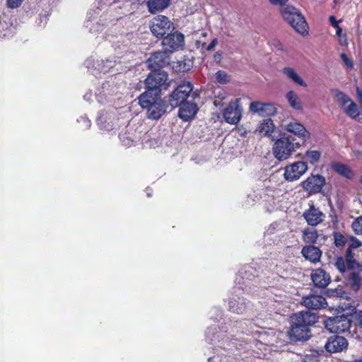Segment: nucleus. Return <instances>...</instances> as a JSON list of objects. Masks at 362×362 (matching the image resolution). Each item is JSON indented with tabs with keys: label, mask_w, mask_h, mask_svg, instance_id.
Returning <instances> with one entry per match:
<instances>
[{
	"label": "nucleus",
	"mask_w": 362,
	"mask_h": 362,
	"mask_svg": "<svg viewBox=\"0 0 362 362\" xmlns=\"http://www.w3.org/2000/svg\"><path fill=\"white\" fill-rule=\"evenodd\" d=\"M286 99L288 101L289 105L293 109L300 110L302 109V103L298 97L294 94L293 92H288L286 94Z\"/></svg>",
	"instance_id": "nucleus-34"
},
{
	"label": "nucleus",
	"mask_w": 362,
	"mask_h": 362,
	"mask_svg": "<svg viewBox=\"0 0 362 362\" xmlns=\"http://www.w3.org/2000/svg\"><path fill=\"white\" fill-rule=\"evenodd\" d=\"M360 181H361V183L362 184V176L361 177V180Z\"/></svg>",
	"instance_id": "nucleus-63"
},
{
	"label": "nucleus",
	"mask_w": 362,
	"mask_h": 362,
	"mask_svg": "<svg viewBox=\"0 0 362 362\" xmlns=\"http://www.w3.org/2000/svg\"><path fill=\"white\" fill-rule=\"evenodd\" d=\"M356 320L358 324L362 326V310H360L356 313Z\"/></svg>",
	"instance_id": "nucleus-53"
},
{
	"label": "nucleus",
	"mask_w": 362,
	"mask_h": 362,
	"mask_svg": "<svg viewBox=\"0 0 362 362\" xmlns=\"http://www.w3.org/2000/svg\"><path fill=\"white\" fill-rule=\"evenodd\" d=\"M351 228L357 235H362V216L356 218L351 224Z\"/></svg>",
	"instance_id": "nucleus-37"
},
{
	"label": "nucleus",
	"mask_w": 362,
	"mask_h": 362,
	"mask_svg": "<svg viewBox=\"0 0 362 362\" xmlns=\"http://www.w3.org/2000/svg\"><path fill=\"white\" fill-rule=\"evenodd\" d=\"M168 74L164 71H153L144 81L146 90H167L171 84Z\"/></svg>",
	"instance_id": "nucleus-4"
},
{
	"label": "nucleus",
	"mask_w": 362,
	"mask_h": 362,
	"mask_svg": "<svg viewBox=\"0 0 362 362\" xmlns=\"http://www.w3.org/2000/svg\"><path fill=\"white\" fill-rule=\"evenodd\" d=\"M339 43L341 45H347V40L346 35H341V37H339Z\"/></svg>",
	"instance_id": "nucleus-51"
},
{
	"label": "nucleus",
	"mask_w": 362,
	"mask_h": 362,
	"mask_svg": "<svg viewBox=\"0 0 362 362\" xmlns=\"http://www.w3.org/2000/svg\"><path fill=\"white\" fill-rule=\"evenodd\" d=\"M274 129L273 121L270 118H267L259 123L255 132L260 136H270Z\"/></svg>",
	"instance_id": "nucleus-29"
},
{
	"label": "nucleus",
	"mask_w": 362,
	"mask_h": 362,
	"mask_svg": "<svg viewBox=\"0 0 362 362\" xmlns=\"http://www.w3.org/2000/svg\"><path fill=\"white\" fill-rule=\"evenodd\" d=\"M271 47L277 51H285L284 45L278 39H273L270 41Z\"/></svg>",
	"instance_id": "nucleus-41"
},
{
	"label": "nucleus",
	"mask_w": 362,
	"mask_h": 362,
	"mask_svg": "<svg viewBox=\"0 0 362 362\" xmlns=\"http://www.w3.org/2000/svg\"><path fill=\"white\" fill-rule=\"evenodd\" d=\"M184 35L182 33L175 32L169 34L168 33L167 36L164 37L162 45L164 49L171 54L184 46Z\"/></svg>",
	"instance_id": "nucleus-10"
},
{
	"label": "nucleus",
	"mask_w": 362,
	"mask_h": 362,
	"mask_svg": "<svg viewBox=\"0 0 362 362\" xmlns=\"http://www.w3.org/2000/svg\"><path fill=\"white\" fill-rule=\"evenodd\" d=\"M120 139L124 143V145L128 146L130 145L132 142V141L128 140L127 142L124 141V139L122 138V136L120 137Z\"/></svg>",
	"instance_id": "nucleus-57"
},
{
	"label": "nucleus",
	"mask_w": 362,
	"mask_h": 362,
	"mask_svg": "<svg viewBox=\"0 0 362 362\" xmlns=\"http://www.w3.org/2000/svg\"><path fill=\"white\" fill-rule=\"evenodd\" d=\"M217 43H218V40L216 38H215L208 45H206V43H203L202 44V47L205 48L208 51H211V50H213L214 49V47H216Z\"/></svg>",
	"instance_id": "nucleus-44"
},
{
	"label": "nucleus",
	"mask_w": 362,
	"mask_h": 362,
	"mask_svg": "<svg viewBox=\"0 0 362 362\" xmlns=\"http://www.w3.org/2000/svg\"><path fill=\"white\" fill-rule=\"evenodd\" d=\"M189 97L193 100L198 97L197 92H172L169 98L166 100L168 102V106L170 105L175 108L180 107Z\"/></svg>",
	"instance_id": "nucleus-21"
},
{
	"label": "nucleus",
	"mask_w": 362,
	"mask_h": 362,
	"mask_svg": "<svg viewBox=\"0 0 362 362\" xmlns=\"http://www.w3.org/2000/svg\"><path fill=\"white\" fill-rule=\"evenodd\" d=\"M284 76L293 83L298 85L303 88H307V83L300 76L297 71L291 66H286L282 69Z\"/></svg>",
	"instance_id": "nucleus-26"
},
{
	"label": "nucleus",
	"mask_w": 362,
	"mask_h": 362,
	"mask_svg": "<svg viewBox=\"0 0 362 362\" xmlns=\"http://www.w3.org/2000/svg\"><path fill=\"white\" fill-rule=\"evenodd\" d=\"M22 2V0H7V4L10 8H17Z\"/></svg>",
	"instance_id": "nucleus-45"
},
{
	"label": "nucleus",
	"mask_w": 362,
	"mask_h": 362,
	"mask_svg": "<svg viewBox=\"0 0 362 362\" xmlns=\"http://www.w3.org/2000/svg\"><path fill=\"white\" fill-rule=\"evenodd\" d=\"M354 362H362V359H360V360H356V361H354Z\"/></svg>",
	"instance_id": "nucleus-61"
},
{
	"label": "nucleus",
	"mask_w": 362,
	"mask_h": 362,
	"mask_svg": "<svg viewBox=\"0 0 362 362\" xmlns=\"http://www.w3.org/2000/svg\"><path fill=\"white\" fill-rule=\"evenodd\" d=\"M218 359V357L217 356H214V357H210L208 361L209 362H216L217 360Z\"/></svg>",
	"instance_id": "nucleus-58"
},
{
	"label": "nucleus",
	"mask_w": 362,
	"mask_h": 362,
	"mask_svg": "<svg viewBox=\"0 0 362 362\" xmlns=\"http://www.w3.org/2000/svg\"><path fill=\"white\" fill-rule=\"evenodd\" d=\"M301 304L308 309L320 310L326 308L327 300L322 295L310 293L301 299Z\"/></svg>",
	"instance_id": "nucleus-14"
},
{
	"label": "nucleus",
	"mask_w": 362,
	"mask_h": 362,
	"mask_svg": "<svg viewBox=\"0 0 362 362\" xmlns=\"http://www.w3.org/2000/svg\"><path fill=\"white\" fill-rule=\"evenodd\" d=\"M174 90H193V85L189 81H182L177 84Z\"/></svg>",
	"instance_id": "nucleus-39"
},
{
	"label": "nucleus",
	"mask_w": 362,
	"mask_h": 362,
	"mask_svg": "<svg viewBox=\"0 0 362 362\" xmlns=\"http://www.w3.org/2000/svg\"><path fill=\"white\" fill-rule=\"evenodd\" d=\"M301 253L306 259L314 263L319 262L322 255L321 250L314 245L303 247Z\"/></svg>",
	"instance_id": "nucleus-27"
},
{
	"label": "nucleus",
	"mask_w": 362,
	"mask_h": 362,
	"mask_svg": "<svg viewBox=\"0 0 362 362\" xmlns=\"http://www.w3.org/2000/svg\"><path fill=\"white\" fill-rule=\"evenodd\" d=\"M210 329H209L207 331H206V337L210 339L211 341H215L216 337V334L214 333L212 334V336H211V334H210ZM219 336L218 335L217 336V338H218Z\"/></svg>",
	"instance_id": "nucleus-50"
},
{
	"label": "nucleus",
	"mask_w": 362,
	"mask_h": 362,
	"mask_svg": "<svg viewBox=\"0 0 362 362\" xmlns=\"http://www.w3.org/2000/svg\"><path fill=\"white\" fill-rule=\"evenodd\" d=\"M243 108L240 99H235L230 102L223 112L225 121L230 124H237L242 118Z\"/></svg>",
	"instance_id": "nucleus-7"
},
{
	"label": "nucleus",
	"mask_w": 362,
	"mask_h": 362,
	"mask_svg": "<svg viewBox=\"0 0 362 362\" xmlns=\"http://www.w3.org/2000/svg\"><path fill=\"white\" fill-rule=\"evenodd\" d=\"M247 303L242 297H233L228 301V309L233 313L243 314L247 308Z\"/></svg>",
	"instance_id": "nucleus-25"
},
{
	"label": "nucleus",
	"mask_w": 362,
	"mask_h": 362,
	"mask_svg": "<svg viewBox=\"0 0 362 362\" xmlns=\"http://www.w3.org/2000/svg\"><path fill=\"white\" fill-rule=\"evenodd\" d=\"M193 66V62L189 58H184L181 60H177L172 64L173 69L175 72H186L190 70Z\"/></svg>",
	"instance_id": "nucleus-30"
},
{
	"label": "nucleus",
	"mask_w": 362,
	"mask_h": 362,
	"mask_svg": "<svg viewBox=\"0 0 362 362\" xmlns=\"http://www.w3.org/2000/svg\"><path fill=\"white\" fill-rule=\"evenodd\" d=\"M138 1H141V2H145L146 0H137Z\"/></svg>",
	"instance_id": "nucleus-62"
},
{
	"label": "nucleus",
	"mask_w": 362,
	"mask_h": 362,
	"mask_svg": "<svg viewBox=\"0 0 362 362\" xmlns=\"http://www.w3.org/2000/svg\"><path fill=\"white\" fill-rule=\"evenodd\" d=\"M334 266L341 273H348V281L353 291H357L362 286V266L355 259L351 246L346 250L345 259L341 257L336 258Z\"/></svg>",
	"instance_id": "nucleus-1"
},
{
	"label": "nucleus",
	"mask_w": 362,
	"mask_h": 362,
	"mask_svg": "<svg viewBox=\"0 0 362 362\" xmlns=\"http://www.w3.org/2000/svg\"><path fill=\"white\" fill-rule=\"evenodd\" d=\"M216 98H217V99H216L214 101V105L216 106V107L222 105V104L221 103V100L225 98V96L223 95V93H219L218 95L216 96Z\"/></svg>",
	"instance_id": "nucleus-47"
},
{
	"label": "nucleus",
	"mask_w": 362,
	"mask_h": 362,
	"mask_svg": "<svg viewBox=\"0 0 362 362\" xmlns=\"http://www.w3.org/2000/svg\"><path fill=\"white\" fill-rule=\"evenodd\" d=\"M331 166L337 173L346 178L351 179L353 176V173L351 169L344 164L334 162L331 164Z\"/></svg>",
	"instance_id": "nucleus-32"
},
{
	"label": "nucleus",
	"mask_w": 362,
	"mask_h": 362,
	"mask_svg": "<svg viewBox=\"0 0 362 362\" xmlns=\"http://www.w3.org/2000/svg\"><path fill=\"white\" fill-rule=\"evenodd\" d=\"M93 96V92H88L86 95H84L83 98L86 100H90Z\"/></svg>",
	"instance_id": "nucleus-54"
},
{
	"label": "nucleus",
	"mask_w": 362,
	"mask_h": 362,
	"mask_svg": "<svg viewBox=\"0 0 362 362\" xmlns=\"http://www.w3.org/2000/svg\"><path fill=\"white\" fill-rule=\"evenodd\" d=\"M318 239V234L315 229H305L303 232V240L307 243H315Z\"/></svg>",
	"instance_id": "nucleus-33"
},
{
	"label": "nucleus",
	"mask_w": 362,
	"mask_h": 362,
	"mask_svg": "<svg viewBox=\"0 0 362 362\" xmlns=\"http://www.w3.org/2000/svg\"><path fill=\"white\" fill-rule=\"evenodd\" d=\"M288 0H269V2L274 5H283Z\"/></svg>",
	"instance_id": "nucleus-49"
},
{
	"label": "nucleus",
	"mask_w": 362,
	"mask_h": 362,
	"mask_svg": "<svg viewBox=\"0 0 362 362\" xmlns=\"http://www.w3.org/2000/svg\"><path fill=\"white\" fill-rule=\"evenodd\" d=\"M216 81L221 84H226L230 81V76L223 71H218L216 74Z\"/></svg>",
	"instance_id": "nucleus-38"
},
{
	"label": "nucleus",
	"mask_w": 362,
	"mask_h": 362,
	"mask_svg": "<svg viewBox=\"0 0 362 362\" xmlns=\"http://www.w3.org/2000/svg\"><path fill=\"white\" fill-rule=\"evenodd\" d=\"M341 59L345 63V64L349 67L353 66L352 61L347 57L346 54H341Z\"/></svg>",
	"instance_id": "nucleus-46"
},
{
	"label": "nucleus",
	"mask_w": 362,
	"mask_h": 362,
	"mask_svg": "<svg viewBox=\"0 0 362 362\" xmlns=\"http://www.w3.org/2000/svg\"><path fill=\"white\" fill-rule=\"evenodd\" d=\"M13 28L8 16H0V38L9 37L13 35Z\"/></svg>",
	"instance_id": "nucleus-28"
},
{
	"label": "nucleus",
	"mask_w": 362,
	"mask_h": 362,
	"mask_svg": "<svg viewBox=\"0 0 362 362\" xmlns=\"http://www.w3.org/2000/svg\"><path fill=\"white\" fill-rule=\"evenodd\" d=\"M335 99L342 111L350 118L361 122L360 110L356 103H354L344 92H337Z\"/></svg>",
	"instance_id": "nucleus-5"
},
{
	"label": "nucleus",
	"mask_w": 362,
	"mask_h": 362,
	"mask_svg": "<svg viewBox=\"0 0 362 362\" xmlns=\"http://www.w3.org/2000/svg\"><path fill=\"white\" fill-rule=\"evenodd\" d=\"M325 182V180L322 176L312 175L302 182V187L310 194H313L320 192Z\"/></svg>",
	"instance_id": "nucleus-16"
},
{
	"label": "nucleus",
	"mask_w": 362,
	"mask_h": 362,
	"mask_svg": "<svg viewBox=\"0 0 362 362\" xmlns=\"http://www.w3.org/2000/svg\"><path fill=\"white\" fill-rule=\"evenodd\" d=\"M262 109L258 114L262 117H269L272 116L276 113L275 107L271 103H263Z\"/></svg>",
	"instance_id": "nucleus-35"
},
{
	"label": "nucleus",
	"mask_w": 362,
	"mask_h": 362,
	"mask_svg": "<svg viewBox=\"0 0 362 362\" xmlns=\"http://www.w3.org/2000/svg\"><path fill=\"white\" fill-rule=\"evenodd\" d=\"M321 156V153L317 150L308 151L305 154V158L309 163L313 164L317 162Z\"/></svg>",
	"instance_id": "nucleus-36"
},
{
	"label": "nucleus",
	"mask_w": 362,
	"mask_h": 362,
	"mask_svg": "<svg viewBox=\"0 0 362 362\" xmlns=\"http://www.w3.org/2000/svg\"><path fill=\"white\" fill-rule=\"evenodd\" d=\"M276 226H277V224L276 223H272L271 224L268 228L266 230V233L267 234H272L275 232L276 230Z\"/></svg>",
	"instance_id": "nucleus-48"
},
{
	"label": "nucleus",
	"mask_w": 362,
	"mask_h": 362,
	"mask_svg": "<svg viewBox=\"0 0 362 362\" xmlns=\"http://www.w3.org/2000/svg\"><path fill=\"white\" fill-rule=\"evenodd\" d=\"M295 150V144L291 137H282L278 139L273 147V153L279 160L288 159Z\"/></svg>",
	"instance_id": "nucleus-6"
},
{
	"label": "nucleus",
	"mask_w": 362,
	"mask_h": 362,
	"mask_svg": "<svg viewBox=\"0 0 362 362\" xmlns=\"http://www.w3.org/2000/svg\"><path fill=\"white\" fill-rule=\"evenodd\" d=\"M162 92H143L139 97V103L146 110L147 117L151 119H160L167 111L168 102L163 98Z\"/></svg>",
	"instance_id": "nucleus-2"
},
{
	"label": "nucleus",
	"mask_w": 362,
	"mask_h": 362,
	"mask_svg": "<svg viewBox=\"0 0 362 362\" xmlns=\"http://www.w3.org/2000/svg\"><path fill=\"white\" fill-rule=\"evenodd\" d=\"M169 62L170 53L164 50V52H154L147 60V64L149 69L156 71L169 64Z\"/></svg>",
	"instance_id": "nucleus-12"
},
{
	"label": "nucleus",
	"mask_w": 362,
	"mask_h": 362,
	"mask_svg": "<svg viewBox=\"0 0 362 362\" xmlns=\"http://www.w3.org/2000/svg\"><path fill=\"white\" fill-rule=\"evenodd\" d=\"M115 64L116 62L115 60L107 59L105 61H97L93 64L94 69L92 71V74L95 75V77H100V74H106L110 71L113 73L112 69L115 67Z\"/></svg>",
	"instance_id": "nucleus-22"
},
{
	"label": "nucleus",
	"mask_w": 362,
	"mask_h": 362,
	"mask_svg": "<svg viewBox=\"0 0 362 362\" xmlns=\"http://www.w3.org/2000/svg\"><path fill=\"white\" fill-rule=\"evenodd\" d=\"M311 279L314 284L320 288L326 287L330 281L329 275L322 269H317L313 271Z\"/></svg>",
	"instance_id": "nucleus-24"
},
{
	"label": "nucleus",
	"mask_w": 362,
	"mask_h": 362,
	"mask_svg": "<svg viewBox=\"0 0 362 362\" xmlns=\"http://www.w3.org/2000/svg\"><path fill=\"white\" fill-rule=\"evenodd\" d=\"M78 122L81 123V129H86L89 128L91 125L90 120H89L86 117L81 116L79 119H78Z\"/></svg>",
	"instance_id": "nucleus-43"
},
{
	"label": "nucleus",
	"mask_w": 362,
	"mask_h": 362,
	"mask_svg": "<svg viewBox=\"0 0 362 362\" xmlns=\"http://www.w3.org/2000/svg\"><path fill=\"white\" fill-rule=\"evenodd\" d=\"M348 346V341L344 337L334 335L328 338L325 347L330 353L342 351Z\"/></svg>",
	"instance_id": "nucleus-18"
},
{
	"label": "nucleus",
	"mask_w": 362,
	"mask_h": 362,
	"mask_svg": "<svg viewBox=\"0 0 362 362\" xmlns=\"http://www.w3.org/2000/svg\"><path fill=\"white\" fill-rule=\"evenodd\" d=\"M293 323L301 324L308 328L313 325L317 321V316L315 313L310 311H301L292 315Z\"/></svg>",
	"instance_id": "nucleus-20"
},
{
	"label": "nucleus",
	"mask_w": 362,
	"mask_h": 362,
	"mask_svg": "<svg viewBox=\"0 0 362 362\" xmlns=\"http://www.w3.org/2000/svg\"><path fill=\"white\" fill-rule=\"evenodd\" d=\"M303 362H320L316 358H306Z\"/></svg>",
	"instance_id": "nucleus-56"
},
{
	"label": "nucleus",
	"mask_w": 362,
	"mask_h": 362,
	"mask_svg": "<svg viewBox=\"0 0 362 362\" xmlns=\"http://www.w3.org/2000/svg\"><path fill=\"white\" fill-rule=\"evenodd\" d=\"M334 243L337 247H342L345 244V238L344 235L340 234L339 233H337L334 234Z\"/></svg>",
	"instance_id": "nucleus-42"
},
{
	"label": "nucleus",
	"mask_w": 362,
	"mask_h": 362,
	"mask_svg": "<svg viewBox=\"0 0 362 362\" xmlns=\"http://www.w3.org/2000/svg\"><path fill=\"white\" fill-rule=\"evenodd\" d=\"M100 10L99 8H96L92 11H90L86 17V20L85 21L86 28L89 29V31L92 33H96L100 32L103 29V24L100 23Z\"/></svg>",
	"instance_id": "nucleus-15"
},
{
	"label": "nucleus",
	"mask_w": 362,
	"mask_h": 362,
	"mask_svg": "<svg viewBox=\"0 0 362 362\" xmlns=\"http://www.w3.org/2000/svg\"><path fill=\"white\" fill-rule=\"evenodd\" d=\"M308 170L306 163L298 161L288 165L285 168L284 178L287 181L298 180Z\"/></svg>",
	"instance_id": "nucleus-11"
},
{
	"label": "nucleus",
	"mask_w": 362,
	"mask_h": 362,
	"mask_svg": "<svg viewBox=\"0 0 362 362\" xmlns=\"http://www.w3.org/2000/svg\"><path fill=\"white\" fill-rule=\"evenodd\" d=\"M264 103L258 102V101H254L250 103V110L254 113L259 114L261 111V109H262Z\"/></svg>",
	"instance_id": "nucleus-40"
},
{
	"label": "nucleus",
	"mask_w": 362,
	"mask_h": 362,
	"mask_svg": "<svg viewBox=\"0 0 362 362\" xmlns=\"http://www.w3.org/2000/svg\"><path fill=\"white\" fill-rule=\"evenodd\" d=\"M351 325V320L344 315L329 317L325 322L326 329L332 333H343L349 331Z\"/></svg>",
	"instance_id": "nucleus-8"
},
{
	"label": "nucleus",
	"mask_w": 362,
	"mask_h": 362,
	"mask_svg": "<svg viewBox=\"0 0 362 362\" xmlns=\"http://www.w3.org/2000/svg\"><path fill=\"white\" fill-rule=\"evenodd\" d=\"M358 99L361 105H362V92H358Z\"/></svg>",
	"instance_id": "nucleus-59"
},
{
	"label": "nucleus",
	"mask_w": 362,
	"mask_h": 362,
	"mask_svg": "<svg viewBox=\"0 0 362 362\" xmlns=\"http://www.w3.org/2000/svg\"><path fill=\"white\" fill-rule=\"evenodd\" d=\"M329 21H330V23L331 25L333 26V27H337L338 25V22L337 21L335 17L334 16H331L329 17Z\"/></svg>",
	"instance_id": "nucleus-52"
},
{
	"label": "nucleus",
	"mask_w": 362,
	"mask_h": 362,
	"mask_svg": "<svg viewBox=\"0 0 362 362\" xmlns=\"http://www.w3.org/2000/svg\"><path fill=\"white\" fill-rule=\"evenodd\" d=\"M172 29L173 23L165 16H158L151 22V30L157 37H163L170 33Z\"/></svg>",
	"instance_id": "nucleus-9"
},
{
	"label": "nucleus",
	"mask_w": 362,
	"mask_h": 362,
	"mask_svg": "<svg viewBox=\"0 0 362 362\" xmlns=\"http://www.w3.org/2000/svg\"><path fill=\"white\" fill-rule=\"evenodd\" d=\"M284 19L299 33H307L308 25L302 13L294 6L287 5L281 8Z\"/></svg>",
	"instance_id": "nucleus-3"
},
{
	"label": "nucleus",
	"mask_w": 362,
	"mask_h": 362,
	"mask_svg": "<svg viewBox=\"0 0 362 362\" xmlns=\"http://www.w3.org/2000/svg\"><path fill=\"white\" fill-rule=\"evenodd\" d=\"M199 110L197 104L189 99L180 107L178 117L184 122L193 119Z\"/></svg>",
	"instance_id": "nucleus-17"
},
{
	"label": "nucleus",
	"mask_w": 362,
	"mask_h": 362,
	"mask_svg": "<svg viewBox=\"0 0 362 362\" xmlns=\"http://www.w3.org/2000/svg\"><path fill=\"white\" fill-rule=\"evenodd\" d=\"M303 217L309 226H316L325 220V214L319 208L311 204L309 205V208L303 212Z\"/></svg>",
	"instance_id": "nucleus-13"
},
{
	"label": "nucleus",
	"mask_w": 362,
	"mask_h": 362,
	"mask_svg": "<svg viewBox=\"0 0 362 362\" xmlns=\"http://www.w3.org/2000/svg\"><path fill=\"white\" fill-rule=\"evenodd\" d=\"M335 28L337 29L336 34L339 37L344 35V34H342V29L339 25H337V27H335Z\"/></svg>",
	"instance_id": "nucleus-55"
},
{
	"label": "nucleus",
	"mask_w": 362,
	"mask_h": 362,
	"mask_svg": "<svg viewBox=\"0 0 362 362\" xmlns=\"http://www.w3.org/2000/svg\"><path fill=\"white\" fill-rule=\"evenodd\" d=\"M170 0H152L148 1V10L151 13H155L165 8Z\"/></svg>",
	"instance_id": "nucleus-31"
},
{
	"label": "nucleus",
	"mask_w": 362,
	"mask_h": 362,
	"mask_svg": "<svg viewBox=\"0 0 362 362\" xmlns=\"http://www.w3.org/2000/svg\"><path fill=\"white\" fill-rule=\"evenodd\" d=\"M286 130L297 136L299 139L305 141L310 137L309 132L299 122H290L286 125Z\"/></svg>",
	"instance_id": "nucleus-23"
},
{
	"label": "nucleus",
	"mask_w": 362,
	"mask_h": 362,
	"mask_svg": "<svg viewBox=\"0 0 362 362\" xmlns=\"http://www.w3.org/2000/svg\"><path fill=\"white\" fill-rule=\"evenodd\" d=\"M290 339L293 341H305L310 337V328L301 324L292 322L291 328L288 332Z\"/></svg>",
	"instance_id": "nucleus-19"
},
{
	"label": "nucleus",
	"mask_w": 362,
	"mask_h": 362,
	"mask_svg": "<svg viewBox=\"0 0 362 362\" xmlns=\"http://www.w3.org/2000/svg\"><path fill=\"white\" fill-rule=\"evenodd\" d=\"M216 55H218L220 57L221 54H219L218 52H216V54L214 55V57H216Z\"/></svg>",
	"instance_id": "nucleus-60"
}]
</instances>
